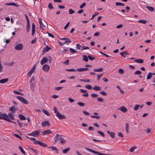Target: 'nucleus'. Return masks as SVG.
Returning a JSON list of instances; mask_svg holds the SVG:
<instances>
[{"mask_svg": "<svg viewBox=\"0 0 155 155\" xmlns=\"http://www.w3.org/2000/svg\"><path fill=\"white\" fill-rule=\"evenodd\" d=\"M0 119L5 120L8 122L13 123L16 124V123L13 121H12L8 118V116L5 113H0Z\"/></svg>", "mask_w": 155, "mask_h": 155, "instance_id": "f257e3e1", "label": "nucleus"}, {"mask_svg": "<svg viewBox=\"0 0 155 155\" xmlns=\"http://www.w3.org/2000/svg\"><path fill=\"white\" fill-rule=\"evenodd\" d=\"M30 139L31 141H34L33 143L34 144L39 145L41 146H42L44 147H47V145L46 144L43 143L39 140H37L35 138L31 137L30 138Z\"/></svg>", "mask_w": 155, "mask_h": 155, "instance_id": "f03ea898", "label": "nucleus"}, {"mask_svg": "<svg viewBox=\"0 0 155 155\" xmlns=\"http://www.w3.org/2000/svg\"><path fill=\"white\" fill-rule=\"evenodd\" d=\"M54 110L55 113L56 114V116L60 119L62 120L66 118L65 116L61 114L58 111L57 108L55 107L54 108Z\"/></svg>", "mask_w": 155, "mask_h": 155, "instance_id": "7ed1b4c3", "label": "nucleus"}, {"mask_svg": "<svg viewBox=\"0 0 155 155\" xmlns=\"http://www.w3.org/2000/svg\"><path fill=\"white\" fill-rule=\"evenodd\" d=\"M30 87L32 89L34 90L35 87V78L33 76H32L30 81Z\"/></svg>", "mask_w": 155, "mask_h": 155, "instance_id": "20e7f679", "label": "nucleus"}, {"mask_svg": "<svg viewBox=\"0 0 155 155\" xmlns=\"http://www.w3.org/2000/svg\"><path fill=\"white\" fill-rule=\"evenodd\" d=\"M39 130H36L35 131H33L31 133H28V135H30L34 137H37L39 136Z\"/></svg>", "mask_w": 155, "mask_h": 155, "instance_id": "39448f33", "label": "nucleus"}, {"mask_svg": "<svg viewBox=\"0 0 155 155\" xmlns=\"http://www.w3.org/2000/svg\"><path fill=\"white\" fill-rule=\"evenodd\" d=\"M25 17L27 20V24L26 26V29L27 32H28L30 30V24L29 19L26 15H25Z\"/></svg>", "mask_w": 155, "mask_h": 155, "instance_id": "423d86ee", "label": "nucleus"}, {"mask_svg": "<svg viewBox=\"0 0 155 155\" xmlns=\"http://www.w3.org/2000/svg\"><path fill=\"white\" fill-rule=\"evenodd\" d=\"M16 97L19 101H21L23 104H27L28 103L27 101L24 98L19 96H17Z\"/></svg>", "mask_w": 155, "mask_h": 155, "instance_id": "0eeeda50", "label": "nucleus"}, {"mask_svg": "<svg viewBox=\"0 0 155 155\" xmlns=\"http://www.w3.org/2000/svg\"><path fill=\"white\" fill-rule=\"evenodd\" d=\"M23 48V45L21 43H19L16 45L15 47V49L18 50H21Z\"/></svg>", "mask_w": 155, "mask_h": 155, "instance_id": "6e6552de", "label": "nucleus"}, {"mask_svg": "<svg viewBox=\"0 0 155 155\" xmlns=\"http://www.w3.org/2000/svg\"><path fill=\"white\" fill-rule=\"evenodd\" d=\"M36 65L35 64L33 66V67L32 68L28 73V74H27V76L28 77H30L31 76L32 74L33 73L34 71L35 70V67Z\"/></svg>", "mask_w": 155, "mask_h": 155, "instance_id": "1a4fd4ad", "label": "nucleus"}, {"mask_svg": "<svg viewBox=\"0 0 155 155\" xmlns=\"http://www.w3.org/2000/svg\"><path fill=\"white\" fill-rule=\"evenodd\" d=\"M62 136L61 135H59L58 134H56L55 137H54V143H56L57 141L58 140H61Z\"/></svg>", "mask_w": 155, "mask_h": 155, "instance_id": "9d476101", "label": "nucleus"}, {"mask_svg": "<svg viewBox=\"0 0 155 155\" xmlns=\"http://www.w3.org/2000/svg\"><path fill=\"white\" fill-rule=\"evenodd\" d=\"M50 69L49 66L47 64H45L42 67L43 70L45 72H48L49 71V69Z\"/></svg>", "mask_w": 155, "mask_h": 155, "instance_id": "9b49d317", "label": "nucleus"}, {"mask_svg": "<svg viewBox=\"0 0 155 155\" xmlns=\"http://www.w3.org/2000/svg\"><path fill=\"white\" fill-rule=\"evenodd\" d=\"M38 20L39 21V22L40 24V28L43 30L44 28L46 27V25H44L42 22V19L41 18H38Z\"/></svg>", "mask_w": 155, "mask_h": 155, "instance_id": "f8f14e48", "label": "nucleus"}, {"mask_svg": "<svg viewBox=\"0 0 155 155\" xmlns=\"http://www.w3.org/2000/svg\"><path fill=\"white\" fill-rule=\"evenodd\" d=\"M122 111L123 113H126L127 111V109L124 106H122L118 109Z\"/></svg>", "mask_w": 155, "mask_h": 155, "instance_id": "ddd939ff", "label": "nucleus"}, {"mask_svg": "<svg viewBox=\"0 0 155 155\" xmlns=\"http://www.w3.org/2000/svg\"><path fill=\"white\" fill-rule=\"evenodd\" d=\"M41 125L43 127H45L46 126L49 127L50 125L49 122L48 121H45L42 123Z\"/></svg>", "mask_w": 155, "mask_h": 155, "instance_id": "4468645a", "label": "nucleus"}, {"mask_svg": "<svg viewBox=\"0 0 155 155\" xmlns=\"http://www.w3.org/2000/svg\"><path fill=\"white\" fill-rule=\"evenodd\" d=\"M60 38L61 40H66L64 42V44L67 43V44L68 45H69L70 42H71V41L69 40V38Z\"/></svg>", "mask_w": 155, "mask_h": 155, "instance_id": "2eb2a0df", "label": "nucleus"}, {"mask_svg": "<svg viewBox=\"0 0 155 155\" xmlns=\"http://www.w3.org/2000/svg\"><path fill=\"white\" fill-rule=\"evenodd\" d=\"M7 115L8 116V118H9V119H10V120H15V117H14V115L13 113H9Z\"/></svg>", "mask_w": 155, "mask_h": 155, "instance_id": "dca6fc26", "label": "nucleus"}, {"mask_svg": "<svg viewBox=\"0 0 155 155\" xmlns=\"http://www.w3.org/2000/svg\"><path fill=\"white\" fill-rule=\"evenodd\" d=\"M48 58L45 57L43 58L41 60V65L43 64H44L47 63V62L48 61Z\"/></svg>", "mask_w": 155, "mask_h": 155, "instance_id": "f3484780", "label": "nucleus"}, {"mask_svg": "<svg viewBox=\"0 0 155 155\" xmlns=\"http://www.w3.org/2000/svg\"><path fill=\"white\" fill-rule=\"evenodd\" d=\"M9 110L11 111L12 113H14L15 112L16 110H17L14 106L13 105L12 107H10L9 108Z\"/></svg>", "mask_w": 155, "mask_h": 155, "instance_id": "a211bd4d", "label": "nucleus"}, {"mask_svg": "<svg viewBox=\"0 0 155 155\" xmlns=\"http://www.w3.org/2000/svg\"><path fill=\"white\" fill-rule=\"evenodd\" d=\"M52 133V132L50 130H47L42 131V134L43 135H45L46 134H49Z\"/></svg>", "mask_w": 155, "mask_h": 155, "instance_id": "6ab92c4d", "label": "nucleus"}, {"mask_svg": "<svg viewBox=\"0 0 155 155\" xmlns=\"http://www.w3.org/2000/svg\"><path fill=\"white\" fill-rule=\"evenodd\" d=\"M35 32V25L34 23L32 24V33L31 35L33 36Z\"/></svg>", "mask_w": 155, "mask_h": 155, "instance_id": "aec40b11", "label": "nucleus"}, {"mask_svg": "<svg viewBox=\"0 0 155 155\" xmlns=\"http://www.w3.org/2000/svg\"><path fill=\"white\" fill-rule=\"evenodd\" d=\"M89 70V69L87 68H77L76 70L77 71L79 72H81L83 71H85Z\"/></svg>", "mask_w": 155, "mask_h": 155, "instance_id": "412c9836", "label": "nucleus"}, {"mask_svg": "<svg viewBox=\"0 0 155 155\" xmlns=\"http://www.w3.org/2000/svg\"><path fill=\"white\" fill-rule=\"evenodd\" d=\"M5 5H12L14 6L15 7H19V5L18 4H16L15 3H6L5 4Z\"/></svg>", "mask_w": 155, "mask_h": 155, "instance_id": "4be33fe9", "label": "nucleus"}, {"mask_svg": "<svg viewBox=\"0 0 155 155\" xmlns=\"http://www.w3.org/2000/svg\"><path fill=\"white\" fill-rule=\"evenodd\" d=\"M18 117L21 120H26V118L22 114H19L18 115Z\"/></svg>", "mask_w": 155, "mask_h": 155, "instance_id": "5701e85b", "label": "nucleus"}, {"mask_svg": "<svg viewBox=\"0 0 155 155\" xmlns=\"http://www.w3.org/2000/svg\"><path fill=\"white\" fill-rule=\"evenodd\" d=\"M107 133L109 134L110 135V136L112 138H114L115 135V133L113 132H110L109 131H107Z\"/></svg>", "mask_w": 155, "mask_h": 155, "instance_id": "b1692460", "label": "nucleus"}, {"mask_svg": "<svg viewBox=\"0 0 155 155\" xmlns=\"http://www.w3.org/2000/svg\"><path fill=\"white\" fill-rule=\"evenodd\" d=\"M120 54L123 57L125 58L126 55L125 54L129 55V53H127V51H124L120 53Z\"/></svg>", "mask_w": 155, "mask_h": 155, "instance_id": "393cba45", "label": "nucleus"}, {"mask_svg": "<svg viewBox=\"0 0 155 155\" xmlns=\"http://www.w3.org/2000/svg\"><path fill=\"white\" fill-rule=\"evenodd\" d=\"M48 148H49V149H50V148L51 149L53 150H55L56 151V152L57 153H59L58 149L54 146H52V147H48Z\"/></svg>", "mask_w": 155, "mask_h": 155, "instance_id": "a878e982", "label": "nucleus"}, {"mask_svg": "<svg viewBox=\"0 0 155 155\" xmlns=\"http://www.w3.org/2000/svg\"><path fill=\"white\" fill-rule=\"evenodd\" d=\"M51 48L47 45L43 49V52H47L51 49Z\"/></svg>", "mask_w": 155, "mask_h": 155, "instance_id": "bb28decb", "label": "nucleus"}, {"mask_svg": "<svg viewBox=\"0 0 155 155\" xmlns=\"http://www.w3.org/2000/svg\"><path fill=\"white\" fill-rule=\"evenodd\" d=\"M135 62L138 63L140 64H142L143 62V60L142 59H137L135 60L134 61Z\"/></svg>", "mask_w": 155, "mask_h": 155, "instance_id": "cd10ccee", "label": "nucleus"}, {"mask_svg": "<svg viewBox=\"0 0 155 155\" xmlns=\"http://www.w3.org/2000/svg\"><path fill=\"white\" fill-rule=\"evenodd\" d=\"M8 81V79L7 78H5L1 80H0V82L1 83H4Z\"/></svg>", "mask_w": 155, "mask_h": 155, "instance_id": "c85d7f7f", "label": "nucleus"}, {"mask_svg": "<svg viewBox=\"0 0 155 155\" xmlns=\"http://www.w3.org/2000/svg\"><path fill=\"white\" fill-rule=\"evenodd\" d=\"M93 89L96 91H100L101 90V88L99 86H95L93 87Z\"/></svg>", "mask_w": 155, "mask_h": 155, "instance_id": "c756f323", "label": "nucleus"}, {"mask_svg": "<svg viewBox=\"0 0 155 155\" xmlns=\"http://www.w3.org/2000/svg\"><path fill=\"white\" fill-rule=\"evenodd\" d=\"M103 68H100L98 69H94L93 70L94 72H101L103 71Z\"/></svg>", "mask_w": 155, "mask_h": 155, "instance_id": "7c9ffc66", "label": "nucleus"}, {"mask_svg": "<svg viewBox=\"0 0 155 155\" xmlns=\"http://www.w3.org/2000/svg\"><path fill=\"white\" fill-rule=\"evenodd\" d=\"M103 68H100L98 69H94L93 70L94 72H101L103 71Z\"/></svg>", "mask_w": 155, "mask_h": 155, "instance_id": "2f4dec72", "label": "nucleus"}, {"mask_svg": "<svg viewBox=\"0 0 155 155\" xmlns=\"http://www.w3.org/2000/svg\"><path fill=\"white\" fill-rule=\"evenodd\" d=\"M153 75V73L149 72L147 77V80L150 79Z\"/></svg>", "mask_w": 155, "mask_h": 155, "instance_id": "473e14b6", "label": "nucleus"}, {"mask_svg": "<svg viewBox=\"0 0 155 155\" xmlns=\"http://www.w3.org/2000/svg\"><path fill=\"white\" fill-rule=\"evenodd\" d=\"M83 60L86 62L88 61V58L87 56L86 55H83L82 56Z\"/></svg>", "mask_w": 155, "mask_h": 155, "instance_id": "72a5a7b5", "label": "nucleus"}, {"mask_svg": "<svg viewBox=\"0 0 155 155\" xmlns=\"http://www.w3.org/2000/svg\"><path fill=\"white\" fill-rule=\"evenodd\" d=\"M137 21L139 23H142L143 24H145L147 21L145 20L141 19L138 21Z\"/></svg>", "mask_w": 155, "mask_h": 155, "instance_id": "f704fd0d", "label": "nucleus"}, {"mask_svg": "<svg viewBox=\"0 0 155 155\" xmlns=\"http://www.w3.org/2000/svg\"><path fill=\"white\" fill-rule=\"evenodd\" d=\"M70 149V147H68L65 149H64L62 151V152L64 153H66Z\"/></svg>", "mask_w": 155, "mask_h": 155, "instance_id": "c9c22d12", "label": "nucleus"}, {"mask_svg": "<svg viewBox=\"0 0 155 155\" xmlns=\"http://www.w3.org/2000/svg\"><path fill=\"white\" fill-rule=\"evenodd\" d=\"M42 111L43 113L46 114L47 116H50V114L49 113V112L48 111L44 109H43L42 110Z\"/></svg>", "mask_w": 155, "mask_h": 155, "instance_id": "e433bc0d", "label": "nucleus"}, {"mask_svg": "<svg viewBox=\"0 0 155 155\" xmlns=\"http://www.w3.org/2000/svg\"><path fill=\"white\" fill-rule=\"evenodd\" d=\"M18 148L19 150L24 155H25L26 153L23 150L22 147L21 146H18Z\"/></svg>", "mask_w": 155, "mask_h": 155, "instance_id": "4c0bfd02", "label": "nucleus"}, {"mask_svg": "<svg viewBox=\"0 0 155 155\" xmlns=\"http://www.w3.org/2000/svg\"><path fill=\"white\" fill-rule=\"evenodd\" d=\"M146 7L148 9V10L151 12L153 11L154 10L153 8L152 7L150 6H147Z\"/></svg>", "mask_w": 155, "mask_h": 155, "instance_id": "58836bf2", "label": "nucleus"}, {"mask_svg": "<svg viewBox=\"0 0 155 155\" xmlns=\"http://www.w3.org/2000/svg\"><path fill=\"white\" fill-rule=\"evenodd\" d=\"M28 149H29L31 150L33 152L36 153H38L37 150L35 149H34L32 147H29Z\"/></svg>", "mask_w": 155, "mask_h": 155, "instance_id": "ea45409f", "label": "nucleus"}, {"mask_svg": "<svg viewBox=\"0 0 155 155\" xmlns=\"http://www.w3.org/2000/svg\"><path fill=\"white\" fill-rule=\"evenodd\" d=\"M60 140L61 143L62 144H64L66 142V140L62 137H61Z\"/></svg>", "mask_w": 155, "mask_h": 155, "instance_id": "a19ab883", "label": "nucleus"}, {"mask_svg": "<svg viewBox=\"0 0 155 155\" xmlns=\"http://www.w3.org/2000/svg\"><path fill=\"white\" fill-rule=\"evenodd\" d=\"M82 46L80 45L79 44H77L76 45V49L77 50H79L81 49V47H82Z\"/></svg>", "mask_w": 155, "mask_h": 155, "instance_id": "79ce46f5", "label": "nucleus"}, {"mask_svg": "<svg viewBox=\"0 0 155 155\" xmlns=\"http://www.w3.org/2000/svg\"><path fill=\"white\" fill-rule=\"evenodd\" d=\"M70 51L73 54L77 52L76 50L71 48H70Z\"/></svg>", "mask_w": 155, "mask_h": 155, "instance_id": "37998d69", "label": "nucleus"}, {"mask_svg": "<svg viewBox=\"0 0 155 155\" xmlns=\"http://www.w3.org/2000/svg\"><path fill=\"white\" fill-rule=\"evenodd\" d=\"M48 8L50 10L54 8L52 6V5L51 3H49L48 5Z\"/></svg>", "mask_w": 155, "mask_h": 155, "instance_id": "c03bdc74", "label": "nucleus"}, {"mask_svg": "<svg viewBox=\"0 0 155 155\" xmlns=\"http://www.w3.org/2000/svg\"><path fill=\"white\" fill-rule=\"evenodd\" d=\"M118 72L120 74H122L124 73V70L120 68L118 70Z\"/></svg>", "mask_w": 155, "mask_h": 155, "instance_id": "a18cd8bd", "label": "nucleus"}, {"mask_svg": "<svg viewBox=\"0 0 155 155\" xmlns=\"http://www.w3.org/2000/svg\"><path fill=\"white\" fill-rule=\"evenodd\" d=\"M13 92L14 93H15V94H17L20 95H22V96L23 95V94H22L21 93H20V92H19L18 91H13Z\"/></svg>", "mask_w": 155, "mask_h": 155, "instance_id": "49530a36", "label": "nucleus"}, {"mask_svg": "<svg viewBox=\"0 0 155 155\" xmlns=\"http://www.w3.org/2000/svg\"><path fill=\"white\" fill-rule=\"evenodd\" d=\"M82 48L81 49V50H86V49H90V48L88 47L87 46H82Z\"/></svg>", "mask_w": 155, "mask_h": 155, "instance_id": "de8ad7c7", "label": "nucleus"}, {"mask_svg": "<svg viewBox=\"0 0 155 155\" xmlns=\"http://www.w3.org/2000/svg\"><path fill=\"white\" fill-rule=\"evenodd\" d=\"M126 129L127 133L128 134L129 130V124L127 123L126 124Z\"/></svg>", "mask_w": 155, "mask_h": 155, "instance_id": "09e8293b", "label": "nucleus"}, {"mask_svg": "<svg viewBox=\"0 0 155 155\" xmlns=\"http://www.w3.org/2000/svg\"><path fill=\"white\" fill-rule=\"evenodd\" d=\"M97 132L98 134H100L102 137H104L105 136L104 134L102 132L100 131H97Z\"/></svg>", "mask_w": 155, "mask_h": 155, "instance_id": "8fccbe9b", "label": "nucleus"}, {"mask_svg": "<svg viewBox=\"0 0 155 155\" xmlns=\"http://www.w3.org/2000/svg\"><path fill=\"white\" fill-rule=\"evenodd\" d=\"M88 58L91 61H93L95 59V57H92L90 55L88 56Z\"/></svg>", "mask_w": 155, "mask_h": 155, "instance_id": "3c124183", "label": "nucleus"}, {"mask_svg": "<svg viewBox=\"0 0 155 155\" xmlns=\"http://www.w3.org/2000/svg\"><path fill=\"white\" fill-rule=\"evenodd\" d=\"M99 13L98 12H96L94 14V15H92V17L91 18V20H92L97 15L99 14Z\"/></svg>", "mask_w": 155, "mask_h": 155, "instance_id": "603ef678", "label": "nucleus"}, {"mask_svg": "<svg viewBox=\"0 0 155 155\" xmlns=\"http://www.w3.org/2000/svg\"><path fill=\"white\" fill-rule=\"evenodd\" d=\"M77 104L78 105L81 107L84 106L85 105L84 104L81 102H78Z\"/></svg>", "mask_w": 155, "mask_h": 155, "instance_id": "864d4df0", "label": "nucleus"}, {"mask_svg": "<svg viewBox=\"0 0 155 155\" xmlns=\"http://www.w3.org/2000/svg\"><path fill=\"white\" fill-rule=\"evenodd\" d=\"M85 87L89 90H91L92 88V87L91 85L89 84H88L85 86Z\"/></svg>", "mask_w": 155, "mask_h": 155, "instance_id": "5fc2aeb1", "label": "nucleus"}, {"mask_svg": "<svg viewBox=\"0 0 155 155\" xmlns=\"http://www.w3.org/2000/svg\"><path fill=\"white\" fill-rule=\"evenodd\" d=\"M140 107V105L139 104L136 105L134 107V109L135 110H137Z\"/></svg>", "mask_w": 155, "mask_h": 155, "instance_id": "6e6d98bb", "label": "nucleus"}, {"mask_svg": "<svg viewBox=\"0 0 155 155\" xmlns=\"http://www.w3.org/2000/svg\"><path fill=\"white\" fill-rule=\"evenodd\" d=\"M75 11L74 10H73L72 9H70L69 10V14H72L74 13Z\"/></svg>", "mask_w": 155, "mask_h": 155, "instance_id": "4d7b16f0", "label": "nucleus"}, {"mask_svg": "<svg viewBox=\"0 0 155 155\" xmlns=\"http://www.w3.org/2000/svg\"><path fill=\"white\" fill-rule=\"evenodd\" d=\"M116 5L117 6L119 5L124 6V4L119 2H117L116 3Z\"/></svg>", "mask_w": 155, "mask_h": 155, "instance_id": "13d9d810", "label": "nucleus"}, {"mask_svg": "<svg viewBox=\"0 0 155 155\" xmlns=\"http://www.w3.org/2000/svg\"><path fill=\"white\" fill-rule=\"evenodd\" d=\"M70 24V22H68L67 24H66V25H65V26H64V29L65 30H66V29L68 27V26H69V24Z\"/></svg>", "mask_w": 155, "mask_h": 155, "instance_id": "bf43d9fd", "label": "nucleus"}, {"mask_svg": "<svg viewBox=\"0 0 155 155\" xmlns=\"http://www.w3.org/2000/svg\"><path fill=\"white\" fill-rule=\"evenodd\" d=\"M141 71L139 70H137L134 73V74L136 75L140 74H141Z\"/></svg>", "mask_w": 155, "mask_h": 155, "instance_id": "052dcab7", "label": "nucleus"}, {"mask_svg": "<svg viewBox=\"0 0 155 155\" xmlns=\"http://www.w3.org/2000/svg\"><path fill=\"white\" fill-rule=\"evenodd\" d=\"M86 4L85 2H84L83 3L81 4L80 6V8L81 9L83 8L84 6H86Z\"/></svg>", "mask_w": 155, "mask_h": 155, "instance_id": "680f3d73", "label": "nucleus"}, {"mask_svg": "<svg viewBox=\"0 0 155 155\" xmlns=\"http://www.w3.org/2000/svg\"><path fill=\"white\" fill-rule=\"evenodd\" d=\"M100 93L104 96H106L107 94L104 91H101L100 92Z\"/></svg>", "mask_w": 155, "mask_h": 155, "instance_id": "e2e57ef3", "label": "nucleus"}, {"mask_svg": "<svg viewBox=\"0 0 155 155\" xmlns=\"http://www.w3.org/2000/svg\"><path fill=\"white\" fill-rule=\"evenodd\" d=\"M14 136H15V137L19 138V139H20L21 140H22V138L20 136H19L18 135L16 134H14Z\"/></svg>", "mask_w": 155, "mask_h": 155, "instance_id": "0e129e2a", "label": "nucleus"}, {"mask_svg": "<svg viewBox=\"0 0 155 155\" xmlns=\"http://www.w3.org/2000/svg\"><path fill=\"white\" fill-rule=\"evenodd\" d=\"M91 97H93L97 98L98 96V95L96 94H92L91 95Z\"/></svg>", "mask_w": 155, "mask_h": 155, "instance_id": "69168bd1", "label": "nucleus"}, {"mask_svg": "<svg viewBox=\"0 0 155 155\" xmlns=\"http://www.w3.org/2000/svg\"><path fill=\"white\" fill-rule=\"evenodd\" d=\"M83 113L84 114L86 115H90V114L89 112L86 111L85 110L83 111Z\"/></svg>", "mask_w": 155, "mask_h": 155, "instance_id": "338daca9", "label": "nucleus"}, {"mask_svg": "<svg viewBox=\"0 0 155 155\" xmlns=\"http://www.w3.org/2000/svg\"><path fill=\"white\" fill-rule=\"evenodd\" d=\"M118 136L120 137H123V135L122 134V133L120 132H119L117 133Z\"/></svg>", "mask_w": 155, "mask_h": 155, "instance_id": "774afa93", "label": "nucleus"}]
</instances>
